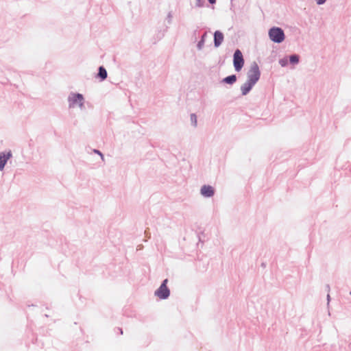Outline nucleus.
<instances>
[{
  "mask_svg": "<svg viewBox=\"0 0 351 351\" xmlns=\"http://www.w3.org/2000/svg\"><path fill=\"white\" fill-rule=\"evenodd\" d=\"M119 332H120L121 334H123V331H122V329H121V328H119Z\"/></svg>",
  "mask_w": 351,
  "mask_h": 351,
  "instance_id": "21",
  "label": "nucleus"
},
{
  "mask_svg": "<svg viewBox=\"0 0 351 351\" xmlns=\"http://www.w3.org/2000/svg\"><path fill=\"white\" fill-rule=\"evenodd\" d=\"M261 77V71L258 65L254 62L251 64L249 71L247 73V80L256 84Z\"/></svg>",
  "mask_w": 351,
  "mask_h": 351,
  "instance_id": "3",
  "label": "nucleus"
},
{
  "mask_svg": "<svg viewBox=\"0 0 351 351\" xmlns=\"http://www.w3.org/2000/svg\"><path fill=\"white\" fill-rule=\"evenodd\" d=\"M268 35L271 41L276 43H281L285 40V35L282 28L273 27L269 29Z\"/></svg>",
  "mask_w": 351,
  "mask_h": 351,
  "instance_id": "2",
  "label": "nucleus"
},
{
  "mask_svg": "<svg viewBox=\"0 0 351 351\" xmlns=\"http://www.w3.org/2000/svg\"><path fill=\"white\" fill-rule=\"evenodd\" d=\"M300 58L298 55L293 54L289 56V62L291 64L295 65L299 63Z\"/></svg>",
  "mask_w": 351,
  "mask_h": 351,
  "instance_id": "13",
  "label": "nucleus"
},
{
  "mask_svg": "<svg viewBox=\"0 0 351 351\" xmlns=\"http://www.w3.org/2000/svg\"><path fill=\"white\" fill-rule=\"evenodd\" d=\"M93 152L99 155L102 160H104V154L99 150L95 149H93Z\"/></svg>",
  "mask_w": 351,
  "mask_h": 351,
  "instance_id": "17",
  "label": "nucleus"
},
{
  "mask_svg": "<svg viewBox=\"0 0 351 351\" xmlns=\"http://www.w3.org/2000/svg\"><path fill=\"white\" fill-rule=\"evenodd\" d=\"M207 36V33L204 32V34L202 36L201 40L198 42L197 45V47L199 50H202L203 47H204V43L206 40V38Z\"/></svg>",
  "mask_w": 351,
  "mask_h": 351,
  "instance_id": "12",
  "label": "nucleus"
},
{
  "mask_svg": "<svg viewBox=\"0 0 351 351\" xmlns=\"http://www.w3.org/2000/svg\"><path fill=\"white\" fill-rule=\"evenodd\" d=\"M316 3L319 5H323L326 3L327 0H315Z\"/></svg>",
  "mask_w": 351,
  "mask_h": 351,
  "instance_id": "18",
  "label": "nucleus"
},
{
  "mask_svg": "<svg viewBox=\"0 0 351 351\" xmlns=\"http://www.w3.org/2000/svg\"><path fill=\"white\" fill-rule=\"evenodd\" d=\"M190 120H191V125L194 128H196L197 125V118L196 114L194 113L191 114L190 116Z\"/></svg>",
  "mask_w": 351,
  "mask_h": 351,
  "instance_id": "14",
  "label": "nucleus"
},
{
  "mask_svg": "<svg viewBox=\"0 0 351 351\" xmlns=\"http://www.w3.org/2000/svg\"><path fill=\"white\" fill-rule=\"evenodd\" d=\"M199 193L204 198H210L215 195V189L211 185L204 184L200 188Z\"/></svg>",
  "mask_w": 351,
  "mask_h": 351,
  "instance_id": "6",
  "label": "nucleus"
},
{
  "mask_svg": "<svg viewBox=\"0 0 351 351\" xmlns=\"http://www.w3.org/2000/svg\"><path fill=\"white\" fill-rule=\"evenodd\" d=\"M350 295H351V291L350 292Z\"/></svg>",
  "mask_w": 351,
  "mask_h": 351,
  "instance_id": "22",
  "label": "nucleus"
},
{
  "mask_svg": "<svg viewBox=\"0 0 351 351\" xmlns=\"http://www.w3.org/2000/svg\"><path fill=\"white\" fill-rule=\"evenodd\" d=\"M327 300H328V304L329 302H330V295H329V294L327 295Z\"/></svg>",
  "mask_w": 351,
  "mask_h": 351,
  "instance_id": "20",
  "label": "nucleus"
},
{
  "mask_svg": "<svg viewBox=\"0 0 351 351\" xmlns=\"http://www.w3.org/2000/svg\"><path fill=\"white\" fill-rule=\"evenodd\" d=\"M167 279L162 281L158 289L155 291L154 295L161 300L167 299L170 295V291L167 286Z\"/></svg>",
  "mask_w": 351,
  "mask_h": 351,
  "instance_id": "4",
  "label": "nucleus"
},
{
  "mask_svg": "<svg viewBox=\"0 0 351 351\" xmlns=\"http://www.w3.org/2000/svg\"><path fill=\"white\" fill-rule=\"evenodd\" d=\"M216 1L217 0H208V2L210 3V4H215L216 3Z\"/></svg>",
  "mask_w": 351,
  "mask_h": 351,
  "instance_id": "19",
  "label": "nucleus"
},
{
  "mask_svg": "<svg viewBox=\"0 0 351 351\" xmlns=\"http://www.w3.org/2000/svg\"><path fill=\"white\" fill-rule=\"evenodd\" d=\"M69 108H79L81 110L85 109V99L82 94L71 92L67 97Z\"/></svg>",
  "mask_w": 351,
  "mask_h": 351,
  "instance_id": "1",
  "label": "nucleus"
},
{
  "mask_svg": "<svg viewBox=\"0 0 351 351\" xmlns=\"http://www.w3.org/2000/svg\"><path fill=\"white\" fill-rule=\"evenodd\" d=\"M237 81V76L235 75H229L223 78L221 81L223 83L233 84Z\"/></svg>",
  "mask_w": 351,
  "mask_h": 351,
  "instance_id": "10",
  "label": "nucleus"
},
{
  "mask_svg": "<svg viewBox=\"0 0 351 351\" xmlns=\"http://www.w3.org/2000/svg\"><path fill=\"white\" fill-rule=\"evenodd\" d=\"M98 76L101 78V80H104L107 78L108 73L106 69L104 66H99Z\"/></svg>",
  "mask_w": 351,
  "mask_h": 351,
  "instance_id": "11",
  "label": "nucleus"
},
{
  "mask_svg": "<svg viewBox=\"0 0 351 351\" xmlns=\"http://www.w3.org/2000/svg\"><path fill=\"white\" fill-rule=\"evenodd\" d=\"M278 62L282 67H285L288 64V59L287 58H281L279 60Z\"/></svg>",
  "mask_w": 351,
  "mask_h": 351,
  "instance_id": "15",
  "label": "nucleus"
},
{
  "mask_svg": "<svg viewBox=\"0 0 351 351\" xmlns=\"http://www.w3.org/2000/svg\"><path fill=\"white\" fill-rule=\"evenodd\" d=\"M254 84L252 83L251 82H249L246 80V82L241 85V91L242 95H247L250 91L252 89V88L254 86Z\"/></svg>",
  "mask_w": 351,
  "mask_h": 351,
  "instance_id": "8",
  "label": "nucleus"
},
{
  "mask_svg": "<svg viewBox=\"0 0 351 351\" xmlns=\"http://www.w3.org/2000/svg\"><path fill=\"white\" fill-rule=\"evenodd\" d=\"M233 65L236 71H240L244 65V59L241 51L237 49L233 56Z\"/></svg>",
  "mask_w": 351,
  "mask_h": 351,
  "instance_id": "5",
  "label": "nucleus"
},
{
  "mask_svg": "<svg viewBox=\"0 0 351 351\" xmlns=\"http://www.w3.org/2000/svg\"><path fill=\"white\" fill-rule=\"evenodd\" d=\"M223 34L220 31H215L214 33V45L219 47L223 41Z\"/></svg>",
  "mask_w": 351,
  "mask_h": 351,
  "instance_id": "9",
  "label": "nucleus"
},
{
  "mask_svg": "<svg viewBox=\"0 0 351 351\" xmlns=\"http://www.w3.org/2000/svg\"><path fill=\"white\" fill-rule=\"evenodd\" d=\"M205 0H196L195 1V7L197 8H202L204 5Z\"/></svg>",
  "mask_w": 351,
  "mask_h": 351,
  "instance_id": "16",
  "label": "nucleus"
},
{
  "mask_svg": "<svg viewBox=\"0 0 351 351\" xmlns=\"http://www.w3.org/2000/svg\"><path fill=\"white\" fill-rule=\"evenodd\" d=\"M12 157L10 150L0 152V171H3L8 160Z\"/></svg>",
  "mask_w": 351,
  "mask_h": 351,
  "instance_id": "7",
  "label": "nucleus"
}]
</instances>
